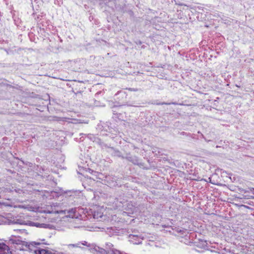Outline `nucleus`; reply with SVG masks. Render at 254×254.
Wrapping results in <instances>:
<instances>
[{"label":"nucleus","instance_id":"7ed1b4c3","mask_svg":"<svg viewBox=\"0 0 254 254\" xmlns=\"http://www.w3.org/2000/svg\"><path fill=\"white\" fill-rule=\"evenodd\" d=\"M121 178L115 175H109L106 177V181L109 185L112 186L121 185Z\"/></svg>","mask_w":254,"mask_h":254},{"label":"nucleus","instance_id":"0eeeda50","mask_svg":"<svg viewBox=\"0 0 254 254\" xmlns=\"http://www.w3.org/2000/svg\"><path fill=\"white\" fill-rule=\"evenodd\" d=\"M9 251V248L4 243H0V254H7Z\"/></svg>","mask_w":254,"mask_h":254},{"label":"nucleus","instance_id":"6e6552de","mask_svg":"<svg viewBox=\"0 0 254 254\" xmlns=\"http://www.w3.org/2000/svg\"><path fill=\"white\" fill-rule=\"evenodd\" d=\"M91 252H96L99 253V254H107V252L106 251V249H104L103 248H100L97 246H96L94 244V247L92 248Z\"/></svg>","mask_w":254,"mask_h":254},{"label":"nucleus","instance_id":"a211bd4d","mask_svg":"<svg viewBox=\"0 0 254 254\" xmlns=\"http://www.w3.org/2000/svg\"><path fill=\"white\" fill-rule=\"evenodd\" d=\"M128 90L131 91H137L138 90V89L136 88H128Z\"/></svg>","mask_w":254,"mask_h":254},{"label":"nucleus","instance_id":"4be33fe9","mask_svg":"<svg viewBox=\"0 0 254 254\" xmlns=\"http://www.w3.org/2000/svg\"><path fill=\"white\" fill-rule=\"evenodd\" d=\"M8 171H9L10 172L12 173L11 170H8Z\"/></svg>","mask_w":254,"mask_h":254},{"label":"nucleus","instance_id":"9d476101","mask_svg":"<svg viewBox=\"0 0 254 254\" xmlns=\"http://www.w3.org/2000/svg\"><path fill=\"white\" fill-rule=\"evenodd\" d=\"M112 153L115 156L121 157L123 159L125 158V156L122 155V153L119 150H114L113 152Z\"/></svg>","mask_w":254,"mask_h":254},{"label":"nucleus","instance_id":"20e7f679","mask_svg":"<svg viewBox=\"0 0 254 254\" xmlns=\"http://www.w3.org/2000/svg\"><path fill=\"white\" fill-rule=\"evenodd\" d=\"M124 159H127L134 165L139 166H143V163L140 161L138 158L136 156L132 155L130 153H127L126 156H125Z\"/></svg>","mask_w":254,"mask_h":254},{"label":"nucleus","instance_id":"2eb2a0df","mask_svg":"<svg viewBox=\"0 0 254 254\" xmlns=\"http://www.w3.org/2000/svg\"><path fill=\"white\" fill-rule=\"evenodd\" d=\"M173 1H175L176 4L179 5H186L185 4L180 3V2H178V1H176L175 0H171V2H173Z\"/></svg>","mask_w":254,"mask_h":254},{"label":"nucleus","instance_id":"423d86ee","mask_svg":"<svg viewBox=\"0 0 254 254\" xmlns=\"http://www.w3.org/2000/svg\"><path fill=\"white\" fill-rule=\"evenodd\" d=\"M105 248L106 250L108 253H109L110 251H111L114 254H122L120 251L115 249L113 248V245L111 243H106Z\"/></svg>","mask_w":254,"mask_h":254},{"label":"nucleus","instance_id":"412c9836","mask_svg":"<svg viewBox=\"0 0 254 254\" xmlns=\"http://www.w3.org/2000/svg\"><path fill=\"white\" fill-rule=\"evenodd\" d=\"M88 136H89V137L90 138V139L91 140H92L93 138H95V137L92 134H89V135H88Z\"/></svg>","mask_w":254,"mask_h":254},{"label":"nucleus","instance_id":"f257e3e1","mask_svg":"<svg viewBox=\"0 0 254 254\" xmlns=\"http://www.w3.org/2000/svg\"><path fill=\"white\" fill-rule=\"evenodd\" d=\"M9 241L13 244L19 246L18 248L20 250L28 251L34 254H52L48 249L43 247H38L37 246L41 245L38 242H27L22 241L19 237L12 236Z\"/></svg>","mask_w":254,"mask_h":254},{"label":"nucleus","instance_id":"6ab92c4d","mask_svg":"<svg viewBox=\"0 0 254 254\" xmlns=\"http://www.w3.org/2000/svg\"><path fill=\"white\" fill-rule=\"evenodd\" d=\"M69 212L71 213H74L75 212V209L73 208H72L69 210Z\"/></svg>","mask_w":254,"mask_h":254},{"label":"nucleus","instance_id":"ddd939ff","mask_svg":"<svg viewBox=\"0 0 254 254\" xmlns=\"http://www.w3.org/2000/svg\"><path fill=\"white\" fill-rule=\"evenodd\" d=\"M157 105H171V104H173V105H183V104H178L176 102H170V103H167V102H161V103H157L156 104Z\"/></svg>","mask_w":254,"mask_h":254},{"label":"nucleus","instance_id":"9b49d317","mask_svg":"<svg viewBox=\"0 0 254 254\" xmlns=\"http://www.w3.org/2000/svg\"><path fill=\"white\" fill-rule=\"evenodd\" d=\"M66 193L67 196L71 197L72 198H75L77 197L75 191H72L71 190H69L66 192Z\"/></svg>","mask_w":254,"mask_h":254},{"label":"nucleus","instance_id":"39448f33","mask_svg":"<svg viewBox=\"0 0 254 254\" xmlns=\"http://www.w3.org/2000/svg\"><path fill=\"white\" fill-rule=\"evenodd\" d=\"M128 239L129 241L134 245L141 244L142 240L141 235L135 234H129L128 235Z\"/></svg>","mask_w":254,"mask_h":254},{"label":"nucleus","instance_id":"f03ea898","mask_svg":"<svg viewBox=\"0 0 254 254\" xmlns=\"http://www.w3.org/2000/svg\"><path fill=\"white\" fill-rule=\"evenodd\" d=\"M67 247L69 249L71 248H79L83 251L89 250L91 251L92 248L94 247V244L90 243L86 241H81L75 244H69L67 245Z\"/></svg>","mask_w":254,"mask_h":254},{"label":"nucleus","instance_id":"f8f14e48","mask_svg":"<svg viewBox=\"0 0 254 254\" xmlns=\"http://www.w3.org/2000/svg\"><path fill=\"white\" fill-rule=\"evenodd\" d=\"M207 245V242L205 241H201L198 242V244L197 245V246L201 248H204Z\"/></svg>","mask_w":254,"mask_h":254},{"label":"nucleus","instance_id":"1a4fd4ad","mask_svg":"<svg viewBox=\"0 0 254 254\" xmlns=\"http://www.w3.org/2000/svg\"><path fill=\"white\" fill-rule=\"evenodd\" d=\"M31 224L32 226H35V227H38V228H49V227L50 226L49 224H45V223H38V222H31Z\"/></svg>","mask_w":254,"mask_h":254},{"label":"nucleus","instance_id":"f3484780","mask_svg":"<svg viewBox=\"0 0 254 254\" xmlns=\"http://www.w3.org/2000/svg\"><path fill=\"white\" fill-rule=\"evenodd\" d=\"M14 231H18V232H19L20 233H23V232H24L25 230H24V229H14Z\"/></svg>","mask_w":254,"mask_h":254},{"label":"nucleus","instance_id":"dca6fc26","mask_svg":"<svg viewBox=\"0 0 254 254\" xmlns=\"http://www.w3.org/2000/svg\"><path fill=\"white\" fill-rule=\"evenodd\" d=\"M22 220H20L19 219H17L16 220V221L15 222V223L19 224H23V222H22Z\"/></svg>","mask_w":254,"mask_h":254},{"label":"nucleus","instance_id":"4468645a","mask_svg":"<svg viewBox=\"0 0 254 254\" xmlns=\"http://www.w3.org/2000/svg\"><path fill=\"white\" fill-rule=\"evenodd\" d=\"M243 191L244 192V193L251 192L253 194H254V188H250L248 189V190H243Z\"/></svg>","mask_w":254,"mask_h":254},{"label":"nucleus","instance_id":"aec40b11","mask_svg":"<svg viewBox=\"0 0 254 254\" xmlns=\"http://www.w3.org/2000/svg\"><path fill=\"white\" fill-rule=\"evenodd\" d=\"M47 213H49V214H51V213H58L59 212L58 211L53 212V211H50V210H48L47 211Z\"/></svg>","mask_w":254,"mask_h":254}]
</instances>
